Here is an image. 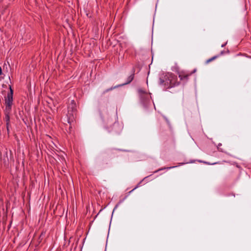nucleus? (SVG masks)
Returning a JSON list of instances; mask_svg holds the SVG:
<instances>
[{
  "instance_id": "obj_1",
  "label": "nucleus",
  "mask_w": 251,
  "mask_h": 251,
  "mask_svg": "<svg viewBox=\"0 0 251 251\" xmlns=\"http://www.w3.org/2000/svg\"><path fill=\"white\" fill-rule=\"evenodd\" d=\"M68 109V122L71 124L74 122L76 116V105L74 100H71Z\"/></svg>"
},
{
  "instance_id": "obj_2",
  "label": "nucleus",
  "mask_w": 251,
  "mask_h": 251,
  "mask_svg": "<svg viewBox=\"0 0 251 251\" xmlns=\"http://www.w3.org/2000/svg\"><path fill=\"white\" fill-rule=\"evenodd\" d=\"M170 83V87L172 88L176 86H177L179 84V82L177 81V76L172 73H167L166 74V77Z\"/></svg>"
},
{
  "instance_id": "obj_3",
  "label": "nucleus",
  "mask_w": 251,
  "mask_h": 251,
  "mask_svg": "<svg viewBox=\"0 0 251 251\" xmlns=\"http://www.w3.org/2000/svg\"><path fill=\"white\" fill-rule=\"evenodd\" d=\"M13 104V97H11V94L7 95L5 99V110L6 111L11 112L12 105Z\"/></svg>"
},
{
  "instance_id": "obj_4",
  "label": "nucleus",
  "mask_w": 251,
  "mask_h": 251,
  "mask_svg": "<svg viewBox=\"0 0 251 251\" xmlns=\"http://www.w3.org/2000/svg\"><path fill=\"white\" fill-rule=\"evenodd\" d=\"M192 74V72L188 73L185 71H181L178 73V77L181 80L187 81L188 77Z\"/></svg>"
},
{
  "instance_id": "obj_5",
  "label": "nucleus",
  "mask_w": 251,
  "mask_h": 251,
  "mask_svg": "<svg viewBox=\"0 0 251 251\" xmlns=\"http://www.w3.org/2000/svg\"><path fill=\"white\" fill-rule=\"evenodd\" d=\"M166 74L160 77L159 84L160 85L164 86V88H170V83H168L169 80L166 78Z\"/></svg>"
},
{
  "instance_id": "obj_6",
  "label": "nucleus",
  "mask_w": 251,
  "mask_h": 251,
  "mask_svg": "<svg viewBox=\"0 0 251 251\" xmlns=\"http://www.w3.org/2000/svg\"><path fill=\"white\" fill-rule=\"evenodd\" d=\"M133 77H134L133 75H130V76L128 77V78H127V81L126 83H124V84H121V85H118V86H115L114 87H111V88H110V89H109L106 90L105 91V92H108V91H109V90H112L113 89L115 88H117V87H119V86H123V85H124L127 84L129 83H130V82H131V81L133 80Z\"/></svg>"
},
{
  "instance_id": "obj_7",
  "label": "nucleus",
  "mask_w": 251,
  "mask_h": 251,
  "mask_svg": "<svg viewBox=\"0 0 251 251\" xmlns=\"http://www.w3.org/2000/svg\"><path fill=\"white\" fill-rule=\"evenodd\" d=\"M10 112L6 111V110H5V121L6 123V126L9 125V122H10Z\"/></svg>"
},
{
  "instance_id": "obj_8",
  "label": "nucleus",
  "mask_w": 251,
  "mask_h": 251,
  "mask_svg": "<svg viewBox=\"0 0 251 251\" xmlns=\"http://www.w3.org/2000/svg\"><path fill=\"white\" fill-rule=\"evenodd\" d=\"M220 55H215V56L211 57V58L207 59L205 62L206 64H208V63H210V62H211L212 61H213L214 60L216 59V58L219 57L220 56Z\"/></svg>"
},
{
  "instance_id": "obj_9",
  "label": "nucleus",
  "mask_w": 251,
  "mask_h": 251,
  "mask_svg": "<svg viewBox=\"0 0 251 251\" xmlns=\"http://www.w3.org/2000/svg\"><path fill=\"white\" fill-rule=\"evenodd\" d=\"M138 92L139 93V94L141 95H143V94H146L147 92L145 90H144V89H143L142 88H139L138 89Z\"/></svg>"
},
{
  "instance_id": "obj_10",
  "label": "nucleus",
  "mask_w": 251,
  "mask_h": 251,
  "mask_svg": "<svg viewBox=\"0 0 251 251\" xmlns=\"http://www.w3.org/2000/svg\"><path fill=\"white\" fill-rule=\"evenodd\" d=\"M175 167H175V166H173V167H168V168H162V169H159L158 170L156 171L155 172V173L157 172H158L159 171L162 170H163V169H170L174 168H175Z\"/></svg>"
},
{
  "instance_id": "obj_11",
  "label": "nucleus",
  "mask_w": 251,
  "mask_h": 251,
  "mask_svg": "<svg viewBox=\"0 0 251 251\" xmlns=\"http://www.w3.org/2000/svg\"><path fill=\"white\" fill-rule=\"evenodd\" d=\"M10 92L7 95H10V94H11V97H13V90H12L11 88L10 87Z\"/></svg>"
},
{
  "instance_id": "obj_12",
  "label": "nucleus",
  "mask_w": 251,
  "mask_h": 251,
  "mask_svg": "<svg viewBox=\"0 0 251 251\" xmlns=\"http://www.w3.org/2000/svg\"><path fill=\"white\" fill-rule=\"evenodd\" d=\"M221 145H222V144H220H220H218V150H219L221 151H222V150H221V149H220V148H219V146H221Z\"/></svg>"
},
{
  "instance_id": "obj_13",
  "label": "nucleus",
  "mask_w": 251,
  "mask_h": 251,
  "mask_svg": "<svg viewBox=\"0 0 251 251\" xmlns=\"http://www.w3.org/2000/svg\"><path fill=\"white\" fill-rule=\"evenodd\" d=\"M136 188H137V187H135V188H134V189H133L131 191H130L129 192V193H131V192H132V191H134V190Z\"/></svg>"
},
{
  "instance_id": "obj_14",
  "label": "nucleus",
  "mask_w": 251,
  "mask_h": 251,
  "mask_svg": "<svg viewBox=\"0 0 251 251\" xmlns=\"http://www.w3.org/2000/svg\"><path fill=\"white\" fill-rule=\"evenodd\" d=\"M226 43H225V44H224L222 45L221 47H224L226 46Z\"/></svg>"
},
{
  "instance_id": "obj_15",
  "label": "nucleus",
  "mask_w": 251,
  "mask_h": 251,
  "mask_svg": "<svg viewBox=\"0 0 251 251\" xmlns=\"http://www.w3.org/2000/svg\"><path fill=\"white\" fill-rule=\"evenodd\" d=\"M224 53V52L223 51H221V53H220V55L223 54Z\"/></svg>"
},
{
  "instance_id": "obj_16",
  "label": "nucleus",
  "mask_w": 251,
  "mask_h": 251,
  "mask_svg": "<svg viewBox=\"0 0 251 251\" xmlns=\"http://www.w3.org/2000/svg\"><path fill=\"white\" fill-rule=\"evenodd\" d=\"M7 126V130L8 131H9V125L8 126Z\"/></svg>"
},
{
  "instance_id": "obj_17",
  "label": "nucleus",
  "mask_w": 251,
  "mask_h": 251,
  "mask_svg": "<svg viewBox=\"0 0 251 251\" xmlns=\"http://www.w3.org/2000/svg\"><path fill=\"white\" fill-rule=\"evenodd\" d=\"M1 67H0V75H1Z\"/></svg>"
},
{
  "instance_id": "obj_18",
  "label": "nucleus",
  "mask_w": 251,
  "mask_h": 251,
  "mask_svg": "<svg viewBox=\"0 0 251 251\" xmlns=\"http://www.w3.org/2000/svg\"><path fill=\"white\" fill-rule=\"evenodd\" d=\"M204 162V163H205V164H209V163H207V162Z\"/></svg>"
}]
</instances>
